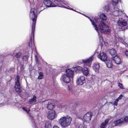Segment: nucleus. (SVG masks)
Wrapping results in <instances>:
<instances>
[{"mask_svg": "<svg viewBox=\"0 0 128 128\" xmlns=\"http://www.w3.org/2000/svg\"><path fill=\"white\" fill-rule=\"evenodd\" d=\"M82 69L83 68L82 67L79 66H77L73 68V69L74 70V72H76L77 70H82Z\"/></svg>", "mask_w": 128, "mask_h": 128, "instance_id": "5701e85b", "label": "nucleus"}, {"mask_svg": "<svg viewBox=\"0 0 128 128\" xmlns=\"http://www.w3.org/2000/svg\"><path fill=\"white\" fill-rule=\"evenodd\" d=\"M109 120L108 119L106 120L104 122L101 124L100 126V128H105L107 124L108 123Z\"/></svg>", "mask_w": 128, "mask_h": 128, "instance_id": "aec40b11", "label": "nucleus"}, {"mask_svg": "<svg viewBox=\"0 0 128 128\" xmlns=\"http://www.w3.org/2000/svg\"><path fill=\"white\" fill-rule=\"evenodd\" d=\"M61 0H53L52 1H54L55 3H56V4H58V3L60 2ZM58 5L60 4H58Z\"/></svg>", "mask_w": 128, "mask_h": 128, "instance_id": "7c9ffc66", "label": "nucleus"}, {"mask_svg": "<svg viewBox=\"0 0 128 128\" xmlns=\"http://www.w3.org/2000/svg\"><path fill=\"white\" fill-rule=\"evenodd\" d=\"M105 62V63L108 68H110L112 67V60H108L107 59V60Z\"/></svg>", "mask_w": 128, "mask_h": 128, "instance_id": "a211bd4d", "label": "nucleus"}, {"mask_svg": "<svg viewBox=\"0 0 128 128\" xmlns=\"http://www.w3.org/2000/svg\"><path fill=\"white\" fill-rule=\"evenodd\" d=\"M93 58V56H92L86 60H82V61L84 63V64H88L90 62H92Z\"/></svg>", "mask_w": 128, "mask_h": 128, "instance_id": "f3484780", "label": "nucleus"}, {"mask_svg": "<svg viewBox=\"0 0 128 128\" xmlns=\"http://www.w3.org/2000/svg\"><path fill=\"white\" fill-rule=\"evenodd\" d=\"M72 120V118L70 116H66L60 118L58 122L62 127L65 128L70 124Z\"/></svg>", "mask_w": 128, "mask_h": 128, "instance_id": "7ed1b4c3", "label": "nucleus"}, {"mask_svg": "<svg viewBox=\"0 0 128 128\" xmlns=\"http://www.w3.org/2000/svg\"><path fill=\"white\" fill-rule=\"evenodd\" d=\"M93 68L94 71L96 73L99 72V69L100 68L99 64L98 63H96L93 64Z\"/></svg>", "mask_w": 128, "mask_h": 128, "instance_id": "4468645a", "label": "nucleus"}, {"mask_svg": "<svg viewBox=\"0 0 128 128\" xmlns=\"http://www.w3.org/2000/svg\"><path fill=\"white\" fill-rule=\"evenodd\" d=\"M118 100L116 99L113 104V105L116 106H117L118 102Z\"/></svg>", "mask_w": 128, "mask_h": 128, "instance_id": "2f4dec72", "label": "nucleus"}, {"mask_svg": "<svg viewBox=\"0 0 128 128\" xmlns=\"http://www.w3.org/2000/svg\"><path fill=\"white\" fill-rule=\"evenodd\" d=\"M20 87V85L19 82H18L16 81L15 82V88Z\"/></svg>", "mask_w": 128, "mask_h": 128, "instance_id": "cd10ccee", "label": "nucleus"}, {"mask_svg": "<svg viewBox=\"0 0 128 128\" xmlns=\"http://www.w3.org/2000/svg\"><path fill=\"white\" fill-rule=\"evenodd\" d=\"M128 122V117L126 116L124 118V121L122 119H120L116 121L114 123L116 126H120L124 123Z\"/></svg>", "mask_w": 128, "mask_h": 128, "instance_id": "6e6552de", "label": "nucleus"}, {"mask_svg": "<svg viewBox=\"0 0 128 128\" xmlns=\"http://www.w3.org/2000/svg\"><path fill=\"white\" fill-rule=\"evenodd\" d=\"M31 119L32 120L33 119V117L32 116H30Z\"/></svg>", "mask_w": 128, "mask_h": 128, "instance_id": "c03bdc74", "label": "nucleus"}, {"mask_svg": "<svg viewBox=\"0 0 128 128\" xmlns=\"http://www.w3.org/2000/svg\"><path fill=\"white\" fill-rule=\"evenodd\" d=\"M123 96L122 95V94H120L119 97L117 98L116 99L118 100V101H119V100L121 99L122 98V97Z\"/></svg>", "mask_w": 128, "mask_h": 128, "instance_id": "72a5a7b5", "label": "nucleus"}, {"mask_svg": "<svg viewBox=\"0 0 128 128\" xmlns=\"http://www.w3.org/2000/svg\"><path fill=\"white\" fill-rule=\"evenodd\" d=\"M77 126L78 128H86V126L84 125V123L81 124H78Z\"/></svg>", "mask_w": 128, "mask_h": 128, "instance_id": "393cba45", "label": "nucleus"}, {"mask_svg": "<svg viewBox=\"0 0 128 128\" xmlns=\"http://www.w3.org/2000/svg\"><path fill=\"white\" fill-rule=\"evenodd\" d=\"M71 78L66 74H64L62 76L61 79L64 82L68 83L70 81V78Z\"/></svg>", "mask_w": 128, "mask_h": 128, "instance_id": "9b49d317", "label": "nucleus"}, {"mask_svg": "<svg viewBox=\"0 0 128 128\" xmlns=\"http://www.w3.org/2000/svg\"><path fill=\"white\" fill-rule=\"evenodd\" d=\"M83 74L86 76L89 75L88 68L87 67H85L82 70Z\"/></svg>", "mask_w": 128, "mask_h": 128, "instance_id": "dca6fc26", "label": "nucleus"}, {"mask_svg": "<svg viewBox=\"0 0 128 128\" xmlns=\"http://www.w3.org/2000/svg\"><path fill=\"white\" fill-rule=\"evenodd\" d=\"M43 73L42 72H40L39 73V76H38V79H41L42 78Z\"/></svg>", "mask_w": 128, "mask_h": 128, "instance_id": "bb28decb", "label": "nucleus"}, {"mask_svg": "<svg viewBox=\"0 0 128 128\" xmlns=\"http://www.w3.org/2000/svg\"><path fill=\"white\" fill-rule=\"evenodd\" d=\"M30 17L31 19L33 20V23L32 24V30L31 32V34L30 37V42H28V48H29L30 50H32V48L30 44L32 45V44H34V36L36 25V21L35 20V16L34 15H32V14H31Z\"/></svg>", "mask_w": 128, "mask_h": 128, "instance_id": "f03ea898", "label": "nucleus"}, {"mask_svg": "<svg viewBox=\"0 0 128 128\" xmlns=\"http://www.w3.org/2000/svg\"><path fill=\"white\" fill-rule=\"evenodd\" d=\"M53 128H60L59 127L56 126H54Z\"/></svg>", "mask_w": 128, "mask_h": 128, "instance_id": "79ce46f5", "label": "nucleus"}, {"mask_svg": "<svg viewBox=\"0 0 128 128\" xmlns=\"http://www.w3.org/2000/svg\"><path fill=\"white\" fill-rule=\"evenodd\" d=\"M85 78L84 76H81L78 79L76 82L79 85H82L83 84L85 83Z\"/></svg>", "mask_w": 128, "mask_h": 128, "instance_id": "ddd939ff", "label": "nucleus"}, {"mask_svg": "<svg viewBox=\"0 0 128 128\" xmlns=\"http://www.w3.org/2000/svg\"><path fill=\"white\" fill-rule=\"evenodd\" d=\"M36 97L35 96H34L33 98L30 99L28 102L29 104H31L35 103L36 101Z\"/></svg>", "mask_w": 128, "mask_h": 128, "instance_id": "6ab92c4d", "label": "nucleus"}, {"mask_svg": "<svg viewBox=\"0 0 128 128\" xmlns=\"http://www.w3.org/2000/svg\"><path fill=\"white\" fill-rule=\"evenodd\" d=\"M70 110H71V108H70Z\"/></svg>", "mask_w": 128, "mask_h": 128, "instance_id": "49530a36", "label": "nucleus"}, {"mask_svg": "<svg viewBox=\"0 0 128 128\" xmlns=\"http://www.w3.org/2000/svg\"><path fill=\"white\" fill-rule=\"evenodd\" d=\"M47 107L48 110H51L54 107V104L53 103L48 102L47 106Z\"/></svg>", "mask_w": 128, "mask_h": 128, "instance_id": "412c9836", "label": "nucleus"}, {"mask_svg": "<svg viewBox=\"0 0 128 128\" xmlns=\"http://www.w3.org/2000/svg\"><path fill=\"white\" fill-rule=\"evenodd\" d=\"M98 57L99 59L105 62L107 59L106 54L104 52H100L98 55Z\"/></svg>", "mask_w": 128, "mask_h": 128, "instance_id": "9d476101", "label": "nucleus"}, {"mask_svg": "<svg viewBox=\"0 0 128 128\" xmlns=\"http://www.w3.org/2000/svg\"><path fill=\"white\" fill-rule=\"evenodd\" d=\"M110 104H112V102H110Z\"/></svg>", "mask_w": 128, "mask_h": 128, "instance_id": "a18cd8bd", "label": "nucleus"}, {"mask_svg": "<svg viewBox=\"0 0 128 128\" xmlns=\"http://www.w3.org/2000/svg\"><path fill=\"white\" fill-rule=\"evenodd\" d=\"M10 70L12 71H14V68H11L10 69Z\"/></svg>", "mask_w": 128, "mask_h": 128, "instance_id": "a19ab883", "label": "nucleus"}, {"mask_svg": "<svg viewBox=\"0 0 128 128\" xmlns=\"http://www.w3.org/2000/svg\"><path fill=\"white\" fill-rule=\"evenodd\" d=\"M15 88L16 91L17 92H21L22 90L20 89V87Z\"/></svg>", "mask_w": 128, "mask_h": 128, "instance_id": "c756f323", "label": "nucleus"}, {"mask_svg": "<svg viewBox=\"0 0 128 128\" xmlns=\"http://www.w3.org/2000/svg\"><path fill=\"white\" fill-rule=\"evenodd\" d=\"M28 58V56H24L22 57V60H27Z\"/></svg>", "mask_w": 128, "mask_h": 128, "instance_id": "c85d7f7f", "label": "nucleus"}, {"mask_svg": "<svg viewBox=\"0 0 128 128\" xmlns=\"http://www.w3.org/2000/svg\"><path fill=\"white\" fill-rule=\"evenodd\" d=\"M38 8H31L30 10V19L32 20L33 21V20L30 17V14H32V15H34L35 16V20L36 22V20L38 15L40 12L42 11L41 10L39 11H38ZM33 22H32V23Z\"/></svg>", "mask_w": 128, "mask_h": 128, "instance_id": "423d86ee", "label": "nucleus"}, {"mask_svg": "<svg viewBox=\"0 0 128 128\" xmlns=\"http://www.w3.org/2000/svg\"><path fill=\"white\" fill-rule=\"evenodd\" d=\"M68 9H70V10H74V11H75L76 12V11L75 10H74V9H73L72 8H68ZM76 12H77V11H76Z\"/></svg>", "mask_w": 128, "mask_h": 128, "instance_id": "37998d69", "label": "nucleus"}, {"mask_svg": "<svg viewBox=\"0 0 128 128\" xmlns=\"http://www.w3.org/2000/svg\"><path fill=\"white\" fill-rule=\"evenodd\" d=\"M16 78H17L16 81L19 82L20 81V78L19 76L18 75H17L16 76Z\"/></svg>", "mask_w": 128, "mask_h": 128, "instance_id": "4c0bfd02", "label": "nucleus"}, {"mask_svg": "<svg viewBox=\"0 0 128 128\" xmlns=\"http://www.w3.org/2000/svg\"><path fill=\"white\" fill-rule=\"evenodd\" d=\"M109 50L110 53L112 56L116 54V51L114 48H112L111 49H109Z\"/></svg>", "mask_w": 128, "mask_h": 128, "instance_id": "4be33fe9", "label": "nucleus"}, {"mask_svg": "<svg viewBox=\"0 0 128 128\" xmlns=\"http://www.w3.org/2000/svg\"><path fill=\"white\" fill-rule=\"evenodd\" d=\"M56 116V112L54 110H50L48 112V118L50 120H52Z\"/></svg>", "mask_w": 128, "mask_h": 128, "instance_id": "1a4fd4ad", "label": "nucleus"}, {"mask_svg": "<svg viewBox=\"0 0 128 128\" xmlns=\"http://www.w3.org/2000/svg\"><path fill=\"white\" fill-rule=\"evenodd\" d=\"M124 53L125 54L126 56H128V50H126Z\"/></svg>", "mask_w": 128, "mask_h": 128, "instance_id": "58836bf2", "label": "nucleus"}, {"mask_svg": "<svg viewBox=\"0 0 128 128\" xmlns=\"http://www.w3.org/2000/svg\"><path fill=\"white\" fill-rule=\"evenodd\" d=\"M92 114L90 112H88L85 114L83 116H79L78 118L82 120L84 122H89L91 120Z\"/></svg>", "mask_w": 128, "mask_h": 128, "instance_id": "20e7f679", "label": "nucleus"}, {"mask_svg": "<svg viewBox=\"0 0 128 128\" xmlns=\"http://www.w3.org/2000/svg\"><path fill=\"white\" fill-rule=\"evenodd\" d=\"M109 5L110 4H108L107 6H104V8H110Z\"/></svg>", "mask_w": 128, "mask_h": 128, "instance_id": "ea45409f", "label": "nucleus"}, {"mask_svg": "<svg viewBox=\"0 0 128 128\" xmlns=\"http://www.w3.org/2000/svg\"><path fill=\"white\" fill-rule=\"evenodd\" d=\"M112 62L117 64H120L121 62L120 58L118 56L116 55L114 57H112Z\"/></svg>", "mask_w": 128, "mask_h": 128, "instance_id": "f8f14e48", "label": "nucleus"}, {"mask_svg": "<svg viewBox=\"0 0 128 128\" xmlns=\"http://www.w3.org/2000/svg\"><path fill=\"white\" fill-rule=\"evenodd\" d=\"M117 24L120 30H124L125 29V26L127 24V23L126 20H118Z\"/></svg>", "mask_w": 128, "mask_h": 128, "instance_id": "0eeeda50", "label": "nucleus"}, {"mask_svg": "<svg viewBox=\"0 0 128 128\" xmlns=\"http://www.w3.org/2000/svg\"><path fill=\"white\" fill-rule=\"evenodd\" d=\"M118 1H119V0H112L113 3L115 4H118Z\"/></svg>", "mask_w": 128, "mask_h": 128, "instance_id": "473e14b6", "label": "nucleus"}, {"mask_svg": "<svg viewBox=\"0 0 128 128\" xmlns=\"http://www.w3.org/2000/svg\"><path fill=\"white\" fill-rule=\"evenodd\" d=\"M90 20L92 24L95 28V29L99 34V31L102 33L108 34L110 32V28L108 25L104 23V20L107 19L105 14L102 13L100 14V19H95L93 21L89 18V17L86 16Z\"/></svg>", "mask_w": 128, "mask_h": 128, "instance_id": "f257e3e1", "label": "nucleus"}, {"mask_svg": "<svg viewBox=\"0 0 128 128\" xmlns=\"http://www.w3.org/2000/svg\"><path fill=\"white\" fill-rule=\"evenodd\" d=\"M66 74L68 76L72 78V77L73 73L74 72V70L70 69H68L66 71Z\"/></svg>", "mask_w": 128, "mask_h": 128, "instance_id": "2eb2a0df", "label": "nucleus"}, {"mask_svg": "<svg viewBox=\"0 0 128 128\" xmlns=\"http://www.w3.org/2000/svg\"><path fill=\"white\" fill-rule=\"evenodd\" d=\"M45 128H51V125L50 122H46Z\"/></svg>", "mask_w": 128, "mask_h": 128, "instance_id": "b1692460", "label": "nucleus"}, {"mask_svg": "<svg viewBox=\"0 0 128 128\" xmlns=\"http://www.w3.org/2000/svg\"><path fill=\"white\" fill-rule=\"evenodd\" d=\"M22 55V54L20 52H18L14 56L16 58H20V56Z\"/></svg>", "mask_w": 128, "mask_h": 128, "instance_id": "a878e982", "label": "nucleus"}, {"mask_svg": "<svg viewBox=\"0 0 128 128\" xmlns=\"http://www.w3.org/2000/svg\"><path fill=\"white\" fill-rule=\"evenodd\" d=\"M44 4L46 6L48 7H54L58 6L59 7L64 8H68L64 6L62 4H54V3L50 0H44Z\"/></svg>", "mask_w": 128, "mask_h": 128, "instance_id": "39448f33", "label": "nucleus"}, {"mask_svg": "<svg viewBox=\"0 0 128 128\" xmlns=\"http://www.w3.org/2000/svg\"><path fill=\"white\" fill-rule=\"evenodd\" d=\"M22 108V109H23L24 110V111H26V112H29V111H30V109H29V110H28H28H27V109H26L25 108H24V107H23V108Z\"/></svg>", "mask_w": 128, "mask_h": 128, "instance_id": "c9c22d12", "label": "nucleus"}, {"mask_svg": "<svg viewBox=\"0 0 128 128\" xmlns=\"http://www.w3.org/2000/svg\"><path fill=\"white\" fill-rule=\"evenodd\" d=\"M118 86L121 89H123V88L122 84L119 83L118 84Z\"/></svg>", "mask_w": 128, "mask_h": 128, "instance_id": "f704fd0d", "label": "nucleus"}, {"mask_svg": "<svg viewBox=\"0 0 128 128\" xmlns=\"http://www.w3.org/2000/svg\"><path fill=\"white\" fill-rule=\"evenodd\" d=\"M62 109L63 110H65L67 108L66 106L65 105L62 106Z\"/></svg>", "mask_w": 128, "mask_h": 128, "instance_id": "e433bc0d", "label": "nucleus"}]
</instances>
